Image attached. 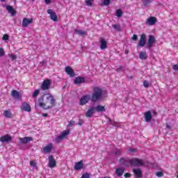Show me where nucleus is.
Listing matches in <instances>:
<instances>
[{
  "label": "nucleus",
  "instance_id": "a878e982",
  "mask_svg": "<svg viewBox=\"0 0 178 178\" xmlns=\"http://www.w3.org/2000/svg\"><path fill=\"white\" fill-rule=\"evenodd\" d=\"M124 173V169L123 168H117L115 170V175L118 176V177H120V176H123V174Z\"/></svg>",
  "mask_w": 178,
  "mask_h": 178
},
{
  "label": "nucleus",
  "instance_id": "39448f33",
  "mask_svg": "<svg viewBox=\"0 0 178 178\" xmlns=\"http://www.w3.org/2000/svg\"><path fill=\"white\" fill-rule=\"evenodd\" d=\"M91 99V95H86L81 97V98L79 100L80 105H86V104H88V101Z\"/></svg>",
  "mask_w": 178,
  "mask_h": 178
},
{
  "label": "nucleus",
  "instance_id": "f8f14e48",
  "mask_svg": "<svg viewBox=\"0 0 178 178\" xmlns=\"http://www.w3.org/2000/svg\"><path fill=\"white\" fill-rule=\"evenodd\" d=\"M33 23V18H24L22 20V27H28L29 24Z\"/></svg>",
  "mask_w": 178,
  "mask_h": 178
},
{
  "label": "nucleus",
  "instance_id": "ddd939ff",
  "mask_svg": "<svg viewBox=\"0 0 178 178\" xmlns=\"http://www.w3.org/2000/svg\"><path fill=\"white\" fill-rule=\"evenodd\" d=\"M1 143H9L12 141V136L9 135H5L0 138Z\"/></svg>",
  "mask_w": 178,
  "mask_h": 178
},
{
  "label": "nucleus",
  "instance_id": "5fc2aeb1",
  "mask_svg": "<svg viewBox=\"0 0 178 178\" xmlns=\"http://www.w3.org/2000/svg\"><path fill=\"white\" fill-rule=\"evenodd\" d=\"M130 176H131V175H130L129 172L124 174V177H130Z\"/></svg>",
  "mask_w": 178,
  "mask_h": 178
},
{
  "label": "nucleus",
  "instance_id": "6e6d98bb",
  "mask_svg": "<svg viewBox=\"0 0 178 178\" xmlns=\"http://www.w3.org/2000/svg\"><path fill=\"white\" fill-rule=\"evenodd\" d=\"M44 2L47 5H49V3H51V0H44Z\"/></svg>",
  "mask_w": 178,
  "mask_h": 178
},
{
  "label": "nucleus",
  "instance_id": "4c0bfd02",
  "mask_svg": "<svg viewBox=\"0 0 178 178\" xmlns=\"http://www.w3.org/2000/svg\"><path fill=\"white\" fill-rule=\"evenodd\" d=\"M92 1L94 0H86V3L87 6H92Z\"/></svg>",
  "mask_w": 178,
  "mask_h": 178
},
{
  "label": "nucleus",
  "instance_id": "864d4df0",
  "mask_svg": "<svg viewBox=\"0 0 178 178\" xmlns=\"http://www.w3.org/2000/svg\"><path fill=\"white\" fill-rule=\"evenodd\" d=\"M173 70H178V65H175L172 67Z\"/></svg>",
  "mask_w": 178,
  "mask_h": 178
},
{
  "label": "nucleus",
  "instance_id": "bb28decb",
  "mask_svg": "<svg viewBox=\"0 0 178 178\" xmlns=\"http://www.w3.org/2000/svg\"><path fill=\"white\" fill-rule=\"evenodd\" d=\"M38 101L39 106L45 109V104L44 103V96H41Z\"/></svg>",
  "mask_w": 178,
  "mask_h": 178
},
{
  "label": "nucleus",
  "instance_id": "c756f323",
  "mask_svg": "<svg viewBox=\"0 0 178 178\" xmlns=\"http://www.w3.org/2000/svg\"><path fill=\"white\" fill-rule=\"evenodd\" d=\"M75 33L79 35H87V32L82 30L75 29Z\"/></svg>",
  "mask_w": 178,
  "mask_h": 178
},
{
  "label": "nucleus",
  "instance_id": "37998d69",
  "mask_svg": "<svg viewBox=\"0 0 178 178\" xmlns=\"http://www.w3.org/2000/svg\"><path fill=\"white\" fill-rule=\"evenodd\" d=\"M143 86L144 87H145L146 88H148V87H149V83L148 82V81H145L143 82Z\"/></svg>",
  "mask_w": 178,
  "mask_h": 178
},
{
  "label": "nucleus",
  "instance_id": "72a5a7b5",
  "mask_svg": "<svg viewBox=\"0 0 178 178\" xmlns=\"http://www.w3.org/2000/svg\"><path fill=\"white\" fill-rule=\"evenodd\" d=\"M39 95H40V90H35L33 92L32 97L33 98H37V97H38Z\"/></svg>",
  "mask_w": 178,
  "mask_h": 178
},
{
  "label": "nucleus",
  "instance_id": "4be33fe9",
  "mask_svg": "<svg viewBox=\"0 0 178 178\" xmlns=\"http://www.w3.org/2000/svg\"><path fill=\"white\" fill-rule=\"evenodd\" d=\"M84 166V164L83 163V161H80L79 162H77L75 163L74 169L75 170H80Z\"/></svg>",
  "mask_w": 178,
  "mask_h": 178
},
{
  "label": "nucleus",
  "instance_id": "a18cd8bd",
  "mask_svg": "<svg viewBox=\"0 0 178 178\" xmlns=\"http://www.w3.org/2000/svg\"><path fill=\"white\" fill-rule=\"evenodd\" d=\"M129 152H131L132 154H134L135 152H137V149L129 148Z\"/></svg>",
  "mask_w": 178,
  "mask_h": 178
},
{
  "label": "nucleus",
  "instance_id": "13d9d810",
  "mask_svg": "<svg viewBox=\"0 0 178 178\" xmlns=\"http://www.w3.org/2000/svg\"><path fill=\"white\" fill-rule=\"evenodd\" d=\"M166 127L168 130H170L171 129L170 125H169V124H166Z\"/></svg>",
  "mask_w": 178,
  "mask_h": 178
},
{
  "label": "nucleus",
  "instance_id": "5701e85b",
  "mask_svg": "<svg viewBox=\"0 0 178 178\" xmlns=\"http://www.w3.org/2000/svg\"><path fill=\"white\" fill-rule=\"evenodd\" d=\"M11 97H13V98H15V99H19V98H20V92H19L17 90H13L11 92Z\"/></svg>",
  "mask_w": 178,
  "mask_h": 178
},
{
  "label": "nucleus",
  "instance_id": "9d476101",
  "mask_svg": "<svg viewBox=\"0 0 178 178\" xmlns=\"http://www.w3.org/2000/svg\"><path fill=\"white\" fill-rule=\"evenodd\" d=\"M21 109L22 111H25V112H31V107L27 102H24L22 104Z\"/></svg>",
  "mask_w": 178,
  "mask_h": 178
},
{
  "label": "nucleus",
  "instance_id": "0e129e2a",
  "mask_svg": "<svg viewBox=\"0 0 178 178\" xmlns=\"http://www.w3.org/2000/svg\"><path fill=\"white\" fill-rule=\"evenodd\" d=\"M32 1H35V0H32Z\"/></svg>",
  "mask_w": 178,
  "mask_h": 178
},
{
  "label": "nucleus",
  "instance_id": "dca6fc26",
  "mask_svg": "<svg viewBox=\"0 0 178 178\" xmlns=\"http://www.w3.org/2000/svg\"><path fill=\"white\" fill-rule=\"evenodd\" d=\"M86 82V78L83 76H78L74 79V84L79 85Z\"/></svg>",
  "mask_w": 178,
  "mask_h": 178
},
{
  "label": "nucleus",
  "instance_id": "de8ad7c7",
  "mask_svg": "<svg viewBox=\"0 0 178 178\" xmlns=\"http://www.w3.org/2000/svg\"><path fill=\"white\" fill-rule=\"evenodd\" d=\"M5 55V51H3V49L0 48V56H3Z\"/></svg>",
  "mask_w": 178,
  "mask_h": 178
},
{
  "label": "nucleus",
  "instance_id": "20e7f679",
  "mask_svg": "<svg viewBox=\"0 0 178 178\" xmlns=\"http://www.w3.org/2000/svg\"><path fill=\"white\" fill-rule=\"evenodd\" d=\"M51 87V80L50 79H44L40 86L41 90L42 91H47Z\"/></svg>",
  "mask_w": 178,
  "mask_h": 178
},
{
  "label": "nucleus",
  "instance_id": "f257e3e1",
  "mask_svg": "<svg viewBox=\"0 0 178 178\" xmlns=\"http://www.w3.org/2000/svg\"><path fill=\"white\" fill-rule=\"evenodd\" d=\"M92 93L90 96V100L92 102H98L104 99V90L98 86L94 87Z\"/></svg>",
  "mask_w": 178,
  "mask_h": 178
},
{
  "label": "nucleus",
  "instance_id": "6e6552de",
  "mask_svg": "<svg viewBox=\"0 0 178 178\" xmlns=\"http://www.w3.org/2000/svg\"><path fill=\"white\" fill-rule=\"evenodd\" d=\"M120 163L121 165H123V166H131V159L121 158L120 159Z\"/></svg>",
  "mask_w": 178,
  "mask_h": 178
},
{
  "label": "nucleus",
  "instance_id": "09e8293b",
  "mask_svg": "<svg viewBox=\"0 0 178 178\" xmlns=\"http://www.w3.org/2000/svg\"><path fill=\"white\" fill-rule=\"evenodd\" d=\"M83 124H84V121L83 120H79L78 122V125L83 126Z\"/></svg>",
  "mask_w": 178,
  "mask_h": 178
},
{
  "label": "nucleus",
  "instance_id": "79ce46f5",
  "mask_svg": "<svg viewBox=\"0 0 178 178\" xmlns=\"http://www.w3.org/2000/svg\"><path fill=\"white\" fill-rule=\"evenodd\" d=\"M156 175L157 176V177H163V172L159 171L156 172Z\"/></svg>",
  "mask_w": 178,
  "mask_h": 178
},
{
  "label": "nucleus",
  "instance_id": "b1692460",
  "mask_svg": "<svg viewBox=\"0 0 178 178\" xmlns=\"http://www.w3.org/2000/svg\"><path fill=\"white\" fill-rule=\"evenodd\" d=\"M145 119L146 122H151L152 119V115L151 114V111H148L145 113Z\"/></svg>",
  "mask_w": 178,
  "mask_h": 178
},
{
  "label": "nucleus",
  "instance_id": "0eeeda50",
  "mask_svg": "<svg viewBox=\"0 0 178 178\" xmlns=\"http://www.w3.org/2000/svg\"><path fill=\"white\" fill-rule=\"evenodd\" d=\"M47 13L50 15V19L53 20V22H58V15H56V13L52 10V9H48Z\"/></svg>",
  "mask_w": 178,
  "mask_h": 178
},
{
  "label": "nucleus",
  "instance_id": "8fccbe9b",
  "mask_svg": "<svg viewBox=\"0 0 178 178\" xmlns=\"http://www.w3.org/2000/svg\"><path fill=\"white\" fill-rule=\"evenodd\" d=\"M81 178H90V175L88 173L83 174Z\"/></svg>",
  "mask_w": 178,
  "mask_h": 178
},
{
  "label": "nucleus",
  "instance_id": "bf43d9fd",
  "mask_svg": "<svg viewBox=\"0 0 178 178\" xmlns=\"http://www.w3.org/2000/svg\"><path fill=\"white\" fill-rule=\"evenodd\" d=\"M42 116H44V118H47V116H48V114L47 113H43Z\"/></svg>",
  "mask_w": 178,
  "mask_h": 178
},
{
  "label": "nucleus",
  "instance_id": "c9c22d12",
  "mask_svg": "<svg viewBox=\"0 0 178 178\" xmlns=\"http://www.w3.org/2000/svg\"><path fill=\"white\" fill-rule=\"evenodd\" d=\"M151 2H152V0H143V3L144 6H148V5L151 3Z\"/></svg>",
  "mask_w": 178,
  "mask_h": 178
},
{
  "label": "nucleus",
  "instance_id": "4d7b16f0",
  "mask_svg": "<svg viewBox=\"0 0 178 178\" xmlns=\"http://www.w3.org/2000/svg\"><path fill=\"white\" fill-rule=\"evenodd\" d=\"M69 124L70 126H73V124H74V121H70Z\"/></svg>",
  "mask_w": 178,
  "mask_h": 178
},
{
  "label": "nucleus",
  "instance_id": "6ab92c4d",
  "mask_svg": "<svg viewBox=\"0 0 178 178\" xmlns=\"http://www.w3.org/2000/svg\"><path fill=\"white\" fill-rule=\"evenodd\" d=\"M108 48V42L105 40L104 38H101L100 40V49H106Z\"/></svg>",
  "mask_w": 178,
  "mask_h": 178
},
{
  "label": "nucleus",
  "instance_id": "c85d7f7f",
  "mask_svg": "<svg viewBox=\"0 0 178 178\" xmlns=\"http://www.w3.org/2000/svg\"><path fill=\"white\" fill-rule=\"evenodd\" d=\"M139 58L140 59H141L142 60H145V59H147V53H145V51H141L139 54Z\"/></svg>",
  "mask_w": 178,
  "mask_h": 178
},
{
  "label": "nucleus",
  "instance_id": "f3484780",
  "mask_svg": "<svg viewBox=\"0 0 178 178\" xmlns=\"http://www.w3.org/2000/svg\"><path fill=\"white\" fill-rule=\"evenodd\" d=\"M65 72L70 77H74V76H75L74 71H73V69L70 67H65Z\"/></svg>",
  "mask_w": 178,
  "mask_h": 178
},
{
  "label": "nucleus",
  "instance_id": "052dcab7",
  "mask_svg": "<svg viewBox=\"0 0 178 178\" xmlns=\"http://www.w3.org/2000/svg\"><path fill=\"white\" fill-rule=\"evenodd\" d=\"M108 122L109 123H111L112 122V120H111V118H108Z\"/></svg>",
  "mask_w": 178,
  "mask_h": 178
},
{
  "label": "nucleus",
  "instance_id": "cd10ccee",
  "mask_svg": "<svg viewBox=\"0 0 178 178\" xmlns=\"http://www.w3.org/2000/svg\"><path fill=\"white\" fill-rule=\"evenodd\" d=\"M95 110L97 111V112H105L106 111L105 106L102 105H97L95 107Z\"/></svg>",
  "mask_w": 178,
  "mask_h": 178
},
{
  "label": "nucleus",
  "instance_id": "7ed1b4c3",
  "mask_svg": "<svg viewBox=\"0 0 178 178\" xmlns=\"http://www.w3.org/2000/svg\"><path fill=\"white\" fill-rule=\"evenodd\" d=\"M155 37L152 35H149V38L147 40V43L146 45V48L148 49H151L154 47V44L156 42Z\"/></svg>",
  "mask_w": 178,
  "mask_h": 178
},
{
  "label": "nucleus",
  "instance_id": "ea45409f",
  "mask_svg": "<svg viewBox=\"0 0 178 178\" xmlns=\"http://www.w3.org/2000/svg\"><path fill=\"white\" fill-rule=\"evenodd\" d=\"M115 155H117V156H119L120 155H122V152H120V150L119 149H116L114 152Z\"/></svg>",
  "mask_w": 178,
  "mask_h": 178
},
{
  "label": "nucleus",
  "instance_id": "c03bdc74",
  "mask_svg": "<svg viewBox=\"0 0 178 178\" xmlns=\"http://www.w3.org/2000/svg\"><path fill=\"white\" fill-rule=\"evenodd\" d=\"M2 40H3L4 41H7V40H9V35L4 34Z\"/></svg>",
  "mask_w": 178,
  "mask_h": 178
},
{
  "label": "nucleus",
  "instance_id": "2eb2a0df",
  "mask_svg": "<svg viewBox=\"0 0 178 178\" xmlns=\"http://www.w3.org/2000/svg\"><path fill=\"white\" fill-rule=\"evenodd\" d=\"M30 141H33V137H24L19 138V143H21V144H27L28 143H30Z\"/></svg>",
  "mask_w": 178,
  "mask_h": 178
},
{
  "label": "nucleus",
  "instance_id": "e433bc0d",
  "mask_svg": "<svg viewBox=\"0 0 178 178\" xmlns=\"http://www.w3.org/2000/svg\"><path fill=\"white\" fill-rule=\"evenodd\" d=\"M69 131H65L64 132H63L60 136L63 138H65V137H66V136H69Z\"/></svg>",
  "mask_w": 178,
  "mask_h": 178
},
{
  "label": "nucleus",
  "instance_id": "393cba45",
  "mask_svg": "<svg viewBox=\"0 0 178 178\" xmlns=\"http://www.w3.org/2000/svg\"><path fill=\"white\" fill-rule=\"evenodd\" d=\"M6 10H8V13H10L11 15L15 16L16 15V12L12 6H7Z\"/></svg>",
  "mask_w": 178,
  "mask_h": 178
},
{
  "label": "nucleus",
  "instance_id": "4468645a",
  "mask_svg": "<svg viewBox=\"0 0 178 178\" xmlns=\"http://www.w3.org/2000/svg\"><path fill=\"white\" fill-rule=\"evenodd\" d=\"M56 166V161H55V159L54 156H49V167L51 168H55Z\"/></svg>",
  "mask_w": 178,
  "mask_h": 178
},
{
  "label": "nucleus",
  "instance_id": "1a4fd4ad",
  "mask_svg": "<svg viewBox=\"0 0 178 178\" xmlns=\"http://www.w3.org/2000/svg\"><path fill=\"white\" fill-rule=\"evenodd\" d=\"M145 42H147V36L145 35V34H142L140 35L138 47H144V45H145Z\"/></svg>",
  "mask_w": 178,
  "mask_h": 178
},
{
  "label": "nucleus",
  "instance_id": "f03ea898",
  "mask_svg": "<svg viewBox=\"0 0 178 178\" xmlns=\"http://www.w3.org/2000/svg\"><path fill=\"white\" fill-rule=\"evenodd\" d=\"M144 160L141 159L133 158L131 159V166H144Z\"/></svg>",
  "mask_w": 178,
  "mask_h": 178
},
{
  "label": "nucleus",
  "instance_id": "423d86ee",
  "mask_svg": "<svg viewBox=\"0 0 178 178\" xmlns=\"http://www.w3.org/2000/svg\"><path fill=\"white\" fill-rule=\"evenodd\" d=\"M47 99H50L51 106H48L47 107L44 108V109H51L53 108V106H55L56 101L55 100V98H54V96L52 95H49L47 97Z\"/></svg>",
  "mask_w": 178,
  "mask_h": 178
},
{
  "label": "nucleus",
  "instance_id": "603ef678",
  "mask_svg": "<svg viewBox=\"0 0 178 178\" xmlns=\"http://www.w3.org/2000/svg\"><path fill=\"white\" fill-rule=\"evenodd\" d=\"M137 35H134L133 37H132V40L133 41H137Z\"/></svg>",
  "mask_w": 178,
  "mask_h": 178
},
{
  "label": "nucleus",
  "instance_id": "e2e57ef3",
  "mask_svg": "<svg viewBox=\"0 0 178 178\" xmlns=\"http://www.w3.org/2000/svg\"><path fill=\"white\" fill-rule=\"evenodd\" d=\"M125 54H129V52H128V51H126Z\"/></svg>",
  "mask_w": 178,
  "mask_h": 178
},
{
  "label": "nucleus",
  "instance_id": "412c9836",
  "mask_svg": "<svg viewBox=\"0 0 178 178\" xmlns=\"http://www.w3.org/2000/svg\"><path fill=\"white\" fill-rule=\"evenodd\" d=\"M133 172H134L136 178L143 177V172H141V170L140 168L134 169Z\"/></svg>",
  "mask_w": 178,
  "mask_h": 178
},
{
  "label": "nucleus",
  "instance_id": "680f3d73",
  "mask_svg": "<svg viewBox=\"0 0 178 178\" xmlns=\"http://www.w3.org/2000/svg\"><path fill=\"white\" fill-rule=\"evenodd\" d=\"M1 2H5L6 0H0Z\"/></svg>",
  "mask_w": 178,
  "mask_h": 178
},
{
  "label": "nucleus",
  "instance_id": "a211bd4d",
  "mask_svg": "<svg viewBox=\"0 0 178 178\" xmlns=\"http://www.w3.org/2000/svg\"><path fill=\"white\" fill-rule=\"evenodd\" d=\"M95 113V107L90 108L86 113V118H91Z\"/></svg>",
  "mask_w": 178,
  "mask_h": 178
},
{
  "label": "nucleus",
  "instance_id": "a19ab883",
  "mask_svg": "<svg viewBox=\"0 0 178 178\" xmlns=\"http://www.w3.org/2000/svg\"><path fill=\"white\" fill-rule=\"evenodd\" d=\"M30 165L31 166H32L33 168H36L37 167V163H35L33 161H30Z\"/></svg>",
  "mask_w": 178,
  "mask_h": 178
},
{
  "label": "nucleus",
  "instance_id": "49530a36",
  "mask_svg": "<svg viewBox=\"0 0 178 178\" xmlns=\"http://www.w3.org/2000/svg\"><path fill=\"white\" fill-rule=\"evenodd\" d=\"M109 3H111V0H104V5H105V6H108Z\"/></svg>",
  "mask_w": 178,
  "mask_h": 178
},
{
  "label": "nucleus",
  "instance_id": "2f4dec72",
  "mask_svg": "<svg viewBox=\"0 0 178 178\" xmlns=\"http://www.w3.org/2000/svg\"><path fill=\"white\" fill-rule=\"evenodd\" d=\"M115 15L117 17H122L123 16V12L120 9H118L116 10Z\"/></svg>",
  "mask_w": 178,
  "mask_h": 178
},
{
  "label": "nucleus",
  "instance_id": "7c9ffc66",
  "mask_svg": "<svg viewBox=\"0 0 178 178\" xmlns=\"http://www.w3.org/2000/svg\"><path fill=\"white\" fill-rule=\"evenodd\" d=\"M3 115L4 116H6V118H12V113H10V111H5L3 112Z\"/></svg>",
  "mask_w": 178,
  "mask_h": 178
},
{
  "label": "nucleus",
  "instance_id": "9b49d317",
  "mask_svg": "<svg viewBox=\"0 0 178 178\" xmlns=\"http://www.w3.org/2000/svg\"><path fill=\"white\" fill-rule=\"evenodd\" d=\"M53 148H54V145L52 143H49L48 145L45 146L43 148L44 154H49V153H51V151H52Z\"/></svg>",
  "mask_w": 178,
  "mask_h": 178
},
{
  "label": "nucleus",
  "instance_id": "3c124183",
  "mask_svg": "<svg viewBox=\"0 0 178 178\" xmlns=\"http://www.w3.org/2000/svg\"><path fill=\"white\" fill-rule=\"evenodd\" d=\"M120 70H123V66L122 65L116 69V72H120Z\"/></svg>",
  "mask_w": 178,
  "mask_h": 178
},
{
  "label": "nucleus",
  "instance_id": "58836bf2",
  "mask_svg": "<svg viewBox=\"0 0 178 178\" xmlns=\"http://www.w3.org/2000/svg\"><path fill=\"white\" fill-rule=\"evenodd\" d=\"M62 140H63V138L61 136V135L58 136L56 138V143H60V141H62Z\"/></svg>",
  "mask_w": 178,
  "mask_h": 178
},
{
  "label": "nucleus",
  "instance_id": "aec40b11",
  "mask_svg": "<svg viewBox=\"0 0 178 178\" xmlns=\"http://www.w3.org/2000/svg\"><path fill=\"white\" fill-rule=\"evenodd\" d=\"M155 23H156V17H150L146 22V24H149V26H154Z\"/></svg>",
  "mask_w": 178,
  "mask_h": 178
},
{
  "label": "nucleus",
  "instance_id": "473e14b6",
  "mask_svg": "<svg viewBox=\"0 0 178 178\" xmlns=\"http://www.w3.org/2000/svg\"><path fill=\"white\" fill-rule=\"evenodd\" d=\"M112 27L116 31H120V25L114 24L112 25Z\"/></svg>",
  "mask_w": 178,
  "mask_h": 178
},
{
  "label": "nucleus",
  "instance_id": "f704fd0d",
  "mask_svg": "<svg viewBox=\"0 0 178 178\" xmlns=\"http://www.w3.org/2000/svg\"><path fill=\"white\" fill-rule=\"evenodd\" d=\"M8 56L11 59V60H16V59H17V56L13 54H8Z\"/></svg>",
  "mask_w": 178,
  "mask_h": 178
}]
</instances>
